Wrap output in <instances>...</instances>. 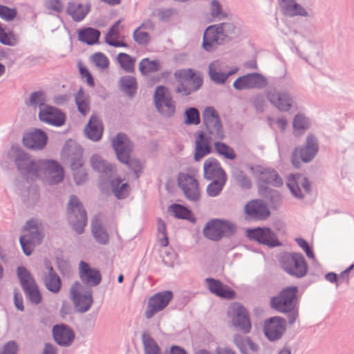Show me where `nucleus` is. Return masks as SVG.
<instances>
[{
  "mask_svg": "<svg viewBox=\"0 0 354 354\" xmlns=\"http://www.w3.org/2000/svg\"><path fill=\"white\" fill-rule=\"evenodd\" d=\"M79 277L85 286L84 288H91L98 286L102 281V275L97 268H93L84 261H81L79 263Z\"/></svg>",
  "mask_w": 354,
  "mask_h": 354,
  "instance_id": "22",
  "label": "nucleus"
},
{
  "mask_svg": "<svg viewBox=\"0 0 354 354\" xmlns=\"http://www.w3.org/2000/svg\"><path fill=\"white\" fill-rule=\"evenodd\" d=\"M209 291L218 297L231 299L234 297V292L228 287L223 286L218 280L212 278L205 279Z\"/></svg>",
  "mask_w": 354,
  "mask_h": 354,
  "instance_id": "37",
  "label": "nucleus"
},
{
  "mask_svg": "<svg viewBox=\"0 0 354 354\" xmlns=\"http://www.w3.org/2000/svg\"><path fill=\"white\" fill-rule=\"evenodd\" d=\"M111 145L118 160L131 167L130 149L128 148V138L122 133H118L112 139Z\"/></svg>",
  "mask_w": 354,
  "mask_h": 354,
  "instance_id": "25",
  "label": "nucleus"
},
{
  "mask_svg": "<svg viewBox=\"0 0 354 354\" xmlns=\"http://www.w3.org/2000/svg\"><path fill=\"white\" fill-rule=\"evenodd\" d=\"M74 180L80 185L87 180V173L84 167L73 171Z\"/></svg>",
  "mask_w": 354,
  "mask_h": 354,
  "instance_id": "63",
  "label": "nucleus"
},
{
  "mask_svg": "<svg viewBox=\"0 0 354 354\" xmlns=\"http://www.w3.org/2000/svg\"><path fill=\"white\" fill-rule=\"evenodd\" d=\"M91 231L97 243L103 245H105L108 243V234L97 219L92 220Z\"/></svg>",
  "mask_w": 354,
  "mask_h": 354,
  "instance_id": "42",
  "label": "nucleus"
},
{
  "mask_svg": "<svg viewBox=\"0 0 354 354\" xmlns=\"http://www.w3.org/2000/svg\"><path fill=\"white\" fill-rule=\"evenodd\" d=\"M280 263L283 270L292 277L302 278L307 273V263L301 254L285 253L281 256Z\"/></svg>",
  "mask_w": 354,
  "mask_h": 354,
  "instance_id": "8",
  "label": "nucleus"
},
{
  "mask_svg": "<svg viewBox=\"0 0 354 354\" xmlns=\"http://www.w3.org/2000/svg\"><path fill=\"white\" fill-rule=\"evenodd\" d=\"M93 62L96 66L101 68H106L109 65V60L108 57L102 53H95L93 57Z\"/></svg>",
  "mask_w": 354,
  "mask_h": 354,
  "instance_id": "60",
  "label": "nucleus"
},
{
  "mask_svg": "<svg viewBox=\"0 0 354 354\" xmlns=\"http://www.w3.org/2000/svg\"><path fill=\"white\" fill-rule=\"evenodd\" d=\"M70 295L76 311L80 313L87 312L93 303L92 289L84 288L80 281H75L73 284Z\"/></svg>",
  "mask_w": 354,
  "mask_h": 354,
  "instance_id": "10",
  "label": "nucleus"
},
{
  "mask_svg": "<svg viewBox=\"0 0 354 354\" xmlns=\"http://www.w3.org/2000/svg\"><path fill=\"white\" fill-rule=\"evenodd\" d=\"M44 283L46 288L53 292L58 293L62 288V281L59 275L44 276Z\"/></svg>",
  "mask_w": 354,
  "mask_h": 354,
  "instance_id": "46",
  "label": "nucleus"
},
{
  "mask_svg": "<svg viewBox=\"0 0 354 354\" xmlns=\"http://www.w3.org/2000/svg\"><path fill=\"white\" fill-rule=\"evenodd\" d=\"M266 95L270 103L280 111L288 112L295 106L294 99L288 91L271 88Z\"/></svg>",
  "mask_w": 354,
  "mask_h": 354,
  "instance_id": "13",
  "label": "nucleus"
},
{
  "mask_svg": "<svg viewBox=\"0 0 354 354\" xmlns=\"http://www.w3.org/2000/svg\"><path fill=\"white\" fill-rule=\"evenodd\" d=\"M268 84L267 80L261 74L248 73L238 77L233 83L235 89L262 88Z\"/></svg>",
  "mask_w": 354,
  "mask_h": 354,
  "instance_id": "21",
  "label": "nucleus"
},
{
  "mask_svg": "<svg viewBox=\"0 0 354 354\" xmlns=\"http://www.w3.org/2000/svg\"><path fill=\"white\" fill-rule=\"evenodd\" d=\"M286 321L281 317H272L266 319L263 324V332L266 337L272 342L282 337L286 332Z\"/></svg>",
  "mask_w": 354,
  "mask_h": 354,
  "instance_id": "20",
  "label": "nucleus"
},
{
  "mask_svg": "<svg viewBox=\"0 0 354 354\" xmlns=\"http://www.w3.org/2000/svg\"><path fill=\"white\" fill-rule=\"evenodd\" d=\"M153 29V25L150 21L141 24L134 30V41L139 44H147L150 40L148 31H151Z\"/></svg>",
  "mask_w": 354,
  "mask_h": 354,
  "instance_id": "40",
  "label": "nucleus"
},
{
  "mask_svg": "<svg viewBox=\"0 0 354 354\" xmlns=\"http://www.w3.org/2000/svg\"><path fill=\"white\" fill-rule=\"evenodd\" d=\"M310 122L304 114L299 113L296 114L292 120V127L295 131H304L309 129Z\"/></svg>",
  "mask_w": 354,
  "mask_h": 354,
  "instance_id": "48",
  "label": "nucleus"
},
{
  "mask_svg": "<svg viewBox=\"0 0 354 354\" xmlns=\"http://www.w3.org/2000/svg\"><path fill=\"white\" fill-rule=\"evenodd\" d=\"M185 124H198L200 123L199 113L196 108H189L185 111Z\"/></svg>",
  "mask_w": 354,
  "mask_h": 354,
  "instance_id": "58",
  "label": "nucleus"
},
{
  "mask_svg": "<svg viewBox=\"0 0 354 354\" xmlns=\"http://www.w3.org/2000/svg\"><path fill=\"white\" fill-rule=\"evenodd\" d=\"M173 297L170 290H165L156 293L151 296L147 303L145 316L147 319L151 318L156 313L162 310Z\"/></svg>",
  "mask_w": 354,
  "mask_h": 354,
  "instance_id": "19",
  "label": "nucleus"
},
{
  "mask_svg": "<svg viewBox=\"0 0 354 354\" xmlns=\"http://www.w3.org/2000/svg\"><path fill=\"white\" fill-rule=\"evenodd\" d=\"M177 254L171 249H167L165 252V255L162 256V261L169 267H173L177 263Z\"/></svg>",
  "mask_w": 354,
  "mask_h": 354,
  "instance_id": "61",
  "label": "nucleus"
},
{
  "mask_svg": "<svg viewBox=\"0 0 354 354\" xmlns=\"http://www.w3.org/2000/svg\"><path fill=\"white\" fill-rule=\"evenodd\" d=\"M236 231V225L228 221L214 219L208 222L203 229L205 237L212 241L219 240L223 235H230Z\"/></svg>",
  "mask_w": 354,
  "mask_h": 354,
  "instance_id": "11",
  "label": "nucleus"
},
{
  "mask_svg": "<svg viewBox=\"0 0 354 354\" xmlns=\"http://www.w3.org/2000/svg\"><path fill=\"white\" fill-rule=\"evenodd\" d=\"M262 180L274 187H280L283 185L282 178L275 170L271 169H266L262 172Z\"/></svg>",
  "mask_w": 354,
  "mask_h": 354,
  "instance_id": "47",
  "label": "nucleus"
},
{
  "mask_svg": "<svg viewBox=\"0 0 354 354\" xmlns=\"http://www.w3.org/2000/svg\"><path fill=\"white\" fill-rule=\"evenodd\" d=\"M43 236L39 230L28 232L19 238V243L23 252L26 256H30L36 245L41 244Z\"/></svg>",
  "mask_w": 354,
  "mask_h": 354,
  "instance_id": "31",
  "label": "nucleus"
},
{
  "mask_svg": "<svg viewBox=\"0 0 354 354\" xmlns=\"http://www.w3.org/2000/svg\"><path fill=\"white\" fill-rule=\"evenodd\" d=\"M279 6L284 15L292 17L296 16L308 17L310 12L296 0H278Z\"/></svg>",
  "mask_w": 354,
  "mask_h": 354,
  "instance_id": "32",
  "label": "nucleus"
},
{
  "mask_svg": "<svg viewBox=\"0 0 354 354\" xmlns=\"http://www.w3.org/2000/svg\"><path fill=\"white\" fill-rule=\"evenodd\" d=\"M91 11V5H83L81 3L74 1L68 2L66 8V13L71 17L75 22L82 21Z\"/></svg>",
  "mask_w": 354,
  "mask_h": 354,
  "instance_id": "36",
  "label": "nucleus"
},
{
  "mask_svg": "<svg viewBox=\"0 0 354 354\" xmlns=\"http://www.w3.org/2000/svg\"><path fill=\"white\" fill-rule=\"evenodd\" d=\"M17 15L16 8H11L4 5H0V18L10 21H12Z\"/></svg>",
  "mask_w": 354,
  "mask_h": 354,
  "instance_id": "57",
  "label": "nucleus"
},
{
  "mask_svg": "<svg viewBox=\"0 0 354 354\" xmlns=\"http://www.w3.org/2000/svg\"><path fill=\"white\" fill-rule=\"evenodd\" d=\"M174 77L178 83L176 91L183 95H188L198 90L203 84L201 77L191 68L178 70L175 72Z\"/></svg>",
  "mask_w": 354,
  "mask_h": 354,
  "instance_id": "6",
  "label": "nucleus"
},
{
  "mask_svg": "<svg viewBox=\"0 0 354 354\" xmlns=\"http://www.w3.org/2000/svg\"><path fill=\"white\" fill-rule=\"evenodd\" d=\"M84 134L89 140L97 142L102 137L103 124L102 120L95 114L91 115L84 128Z\"/></svg>",
  "mask_w": 354,
  "mask_h": 354,
  "instance_id": "35",
  "label": "nucleus"
},
{
  "mask_svg": "<svg viewBox=\"0 0 354 354\" xmlns=\"http://www.w3.org/2000/svg\"><path fill=\"white\" fill-rule=\"evenodd\" d=\"M77 34L80 41L92 46L99 43L101 32L98 29L86 27L80 29Z\"/></svg>",
  "mask_w": 354,
  "mask_h": 354,
  "instance_id": "38",
  "label": "nucleus"
},
{
  "mask_svg": "<svg viewBox=\"0 0 354 354\" xmlns=\"http://www.w3.org/2000/svg\"><path fill=\"white\" fill-rule=\"evenodd\" d=\"M219 140H214V149L216 153L226 159L230 160H234L236 156L233 148Z\"/></svg>",
  "mask_w": 354,
  "mask_h": 354,
  "instance_id": "45",
  "label": "nucleus"
},
{
  "mask_svg": "<svg viewBox=\"0 0 354 354\" xmlns=\"http://www.w3.org/2000/svg\"><path fill=\"white\" fill-rule=\"evenodd\" d=\"M203 118L208 136L205 137L200 133L196 140L194 159L200 160L211 152L210 144L216 140H223L225 137L221 123L213 107H207L203 113Z\"/></svg>",
  "mask_w": 354,
  "mask_h": 354,
  "instance_id": "1",
  "label": "nucleus"
},
{
  "mask_svg": "<svg viewBox=\"0 0 354 354\" xmlns=\"http://www.w3.org/2000/svg\"><path fill=\"white\" fill-rule=\"evenodd\" d=\"M178 185L185 196L191 201H197L201 197V191L197 180L187 173H180L177 178Z\"/></svg>",
  "mask_w": 354,
  "mask_h": 354,
  "instance_id": "17",
  "label": "nucleus"
},
{
  "mask_svg": "<svg viewBox=\"0 0 354 354\" xmlns=\"http://www.w3.org/2000/svg\"><path fill=\"white\" fill-rule=\"evenodd\" d=\"M247 235L250 239L257 241L269 247H274L280 245L275 234L267 227H258L248 230Z\"/></svg>",
  "mask_w": 354,
  "mask_h": 354,
  "instance_id": "28",
  "label": "nucleus"
},
{
  "mask_svg": "<svg viewBox=\"0 0 354 354\" xmlns=\"http://www.w3.org/2000/svg\"><path fill=\"white\" fill-rule=\"evenodd\" d=\"M120 91L129 97H133V75H124L120 78Z\"/></svg>",
  "mask_w": 354,
  "mask_h": 354,
  "instance_id": "50",
  "label": "nucleus"
},
{
  "mask_svg": "<svg viewBox=\"0 0 354 354\" xmlns=\"http://www.w3.org/2000/svg\"><path fill=\"white\" fill-rule=\"evenodd\" d=\"M153 102L157 111L164 118H171L176 113V102L169 89L164 86L156 87Z\"/></svg>",
  "mask_w": 354,
  "mask_h": 354,
  "instance_id": "9",
  "label": "nucleus"
},
{
  "mask_svg": "<svg viewBox=\"0 0 354 354\" xmlns=\"http://www.w3.org/2000/svg\"><path fill=\"white\" fill-rule=\"evenodd\" d=\"M110 185L112 192L118 199H123L129 194V184L122 183V180L120 178L111 179L107 183Z\"/></svg>",
  "mask_w": 354,
  "mask_h": 354,
  "instance_id": "39",
  "label": "nucleus"
},
{
  "mask_svg": "<svg viewBox=\"0 0 354 354\" xmlns=\"http://www.w3.org/2000/svg\"><path fill=\"white\" fill-rule=\"evenodd\" d=\"M17 275L26 299L32 305L41 303L42 295L30 271L26 267L20 266L17 268Z\"/></svg>",
  "mask_w": 354,
  "mask_h": 354,
  "instance_id": "5",
  "label": "nucleus"
},
{
  "mask_svg": "<svg viewBox=\"0 0 354 354\" xmlns=\"http://www.w3.org/2000/svg\"><path fill=\"white\" fill-rule=\"evenodd\" d=\"M268 120L271 128L274 129V125H277L281 131H284L288 126V121L285 116H280L277 118H268Z\"/></svg>",
  "mask_w": 354,
  "mask_h": 354,
  "instance_id": "59",
  "label": "nucleus"
},
{
  "mask_svg": "<svg viewBox=\"0 0 354 354\" xmlns=\"http://www.w3.org/2000/svg\"><path fill=\"white\" fill-rule=\"evenodd\" d=\"M169 212L178 218L188 219L191 216V212L187 208L178 204L169 206Z\"/></svg>",
  "mask_w": 354,
  "mask_h": 354,
  "instance_id": "52",
  "label": "nucleus"
},
{
  "mask_svg": "<svg viewBox=\"0 0 354 354\" xmlns=\"http://www.w3.org/2000/svg\"><path fill=\"white\" fill-rule=\"evenodd\" d=\"M232 316L233 325L245 333H248L251 329V323L247 310L239 304H234L229 311Z\"/></svg>",
  "mask_w": 354,
  "mask_h": 354,
  "instance_id": "24",
  "label": "nucleus"
},
{
  "mask_svg": "<svg viewBox=\"0 0 354 354\" xmlns=\"http://www.w3.org/2000/svg\"><path fill=\"white\" fill-rule=\"evenodd\" d=\"M158 224V237L160 245L162 247L167 246L169 243L168 237L167 234L166 225L161 218L157 219Z\"/></svg>",
  "mask_w": 354,
  "mask_h": 354,
  "instance_id": "56",
  "label": "nucleus"
},
{
  "mask_svg": "<svg viewBox=\"0 0 354 354\" xmlns=\"http://www.w3.org/2000/svg\"><path fill=\"white\" fill-rule=\"evenodd\" d=\"M75 102L78 111L84 116L86 115L90 111L89 96L84 93L82 87H80L77 93L75 94Z\"/></svg>",
  "mask_w": 354,
  "mask_h": 354,
  "instance_id": "41",
  "label": "nucleus"
},
{
  "mask_svg": "<svg viewBox=\"0 0 354 354\" xmlns=\"http://www.w3.org/2000/svg\"><path fill=\"white\" fill-rule=\"evenodd\" d=\"M118 61L122 68L128 73H133V57L124 53L118 55Z\"/></svg>",
  "mask_w": 354,
  "mask_h": 354,
  "instance_id": "55",
  "label": "nucleus"
},
{
  "mask_svg": "<svg viewBox=\"0 0 354 354\" xmlns=\"http://www.w3.org/2000/svg\"><path fill=\"white\" fill-rule=\"evenodd\" d=\"M39 164V171L44 169L50 175H51V183L58 184L61 183L64 178V171L63 167L55 160H38Z\"/></svg>",
  "mask_w": 354,
  "mask_h": 354,
  "instance_id": "30",
  "label": "nucleus"
},
{
  "mask_svg": "<svg viewBox=\"0 0 354 354\" xmlns=\"http://www.w3.org/2000/svg\"><path fill=\"white\" fill-rule=\"evenodd\" d=\"M235 26L231 22H223L208 26L203 35V46L212 51L217 45L228 41L235 34Z\"/></svg>",
  "mask_w": 354,
  "mask_h": 354,
  "instance_id": "3",
  "label": "nucleus"
},
{
  "mask_svg": "<svg viewBox=\"0 0 354 354\" xmlns=\"http://www.w3.org/2000/svg\"><path fill=\"white\" fill-rule=\"evenodd\" d=\"M48 141V136L45 131L35 129L33 131L25 133L22 142L25 147L34 150L44 149Z\"/></svg>",
  "mask_w": 354,
  "mask_h": 354,
  "instance_id": "29",
  "label": "nucleus"
},
{
  "mask_svg": "<svg viewBox=\"0 0 354 354\" xmlns=\"http://www.w3.org/2000/svg\"><path fill=\"white\" fill-rule=\"evenodd\" d=\"M91 164L93 170L100 173L99 187L104 189L110 180L113 179L115 172V167L107 161H105L97 155L92 156Z\"/></svg>",
  "mask_w": 354,
  "mask_h": 354,
  "instance_id": "16",
  "label": "nucleus"
},
{
  "mask_svg": "<svg viewBox=\"0 0 354 354\" xmlns=\"http://www.w3.org/2000/svg\"><path fill=\"white\" fill-rule=\"evenodd\" d=\"M156 15L161 21L168 22L178 17V12L174 8L159 9Z\"/></svg>",
  "mask_w": 354,
  "mask_h": 354,
  "instance_id": "54",
  "label": "nucleus"
},
{
  "mask_svg": "<svg viewBox=\"0 0 354 354\" xmlns=\"http://www.w3.org/2000/svg\"><path fill=\"white\" fill-rule=\"evenodd\" d=\"M142 343L145 354H160V347L149 334L142 335Z\"/></svg>",
  "mask_w": 354,
  "mask_h": 354,
  "instance_id": "49",
  "label": "nucleus"
},
{
  "mask_svg": "<svg viewBox=\"0 0 354 354\" xmlns=\"http://www.w3.org/2000/svg\"><path fill=\"white\" fill-rule=\"evenodd\" d=\"M286 185L292 195L299 199L304 198L310 192V183L302 174H290Z\"/></svg>",
  "mask_w": 354,
  "mask_h": 354,
  "instance_id": "18",
  "label": "nucleus"
},
{
  "mask_svg": "<svg viewBox=\"0 0 354 354\" xmlns=\"http://www.w3.org/2000/svg\"><path fill=\"white\" fill-rule=\"evenodd\" d=\"M319 151L317 138L313 134L307 136L306 143L303 147H296L292 155L291 162L296 168H299L301 161L310 162L315 157Z\"/></svg>",
  "mask_w": 354,
  "mask_h": 354,
  "instance_id": "7",
  "label": "nucleus"
},
{
  "mask_svg": "<svg viewBox=\"0 0 354 354\" xmlns=\"http://www.w3.org/2000/svg\"><path fill=\"white\" fill-rule=\"evenodd\" d=\"M52 334L54 341L60 346L68 347L75 338L74 330L66 324H55L53 326Z\"/></svg>",
  "mask_w": 354,
  "mask_h": 354,
  "instance_id": "27",
  "label": "nucleus"
},
{
  "mask_svg": "<svg viewBox=\"0 0 354 354\" xmlns=\"http://www.w3.org/2000/svg\"><path fill=\"white\" fill-rule=\"evenodd\" d=\"M204 177L207 180L227 179V175L219 162L213 158L207 159L203 165Z\"/></svg>",
  "mask_w": 354,
  "mask_h": 354,
  "instance_id": "34",
  "label": "nucleus"
},
{
  "mask_svg": "<svg viewBox=\"0 0 354 354\" xmlns=\"http://www.w3.org/2000/svg\"><path fill=\"white\" fill-rule=\"evenodd\" d=\"M246 216L254 220H266L270 215L267 204L260 199L252 200L247 203L244 207Z\"/></svg>",
  "mask_w": 354,
  "mask_h": 354,
  "instance_id": "26",
  "label": "nucleus"
},
{
  "mask_svg": "<svg viewBox=\"0 0 354 354\" xmlns=\"http://www.w3.org/2000/svg\"><path fill=\"white\" fill-rule=\"evenodd\" d=\"M19 172L24 177L39 176V164L38 161L30 159V155L21 149H17L14 159Z\"/></svg>",
  "mask_w": 354,
  "mask_h": 354,
  "instance_id": "12",
  "label": "nucleus"
},
{
  "mask_svg": "<svg viewBox=\"0 0 354 354\" xmlns=\"http://www.w3.org/2000/svg\"><path fill=\"white\" fill-rule=\"evenodd\" d=\"M67 220L78 234L84 232L88 221L87 213L82 203L75 195L70 196L67 205Z\"/></svg>",
  "mask_w": 354,
  "mask_h": 354,
  "instance_id": "4",
  "label": "nucleus"
},
{
  "mask_svg": "<svg viewBox=\"0 0 354 354\" xmlns=\"http://www.w3.org/2000/svg\"><path fill=\"white\" fill-rule=\"evenodd\" d=\"M46 93L44 91L40 90L32 92L30 94L29 100L28 101H26V104L28 106H30L32 108L39 107L40 109H43L46 105Z\"/></svg>",
  "mask_w": 354,
  "mask_h": 354,
  "instance_id": "44",
  "label": "nucleus"
},
{
  "mask_svg": "<svg viewBox=\"0 0 354 354\" xmlns=\"http://www.w3.org/2000/svg\"><path fill=\"white\" fill-rule=\"evenodd\" d=\"M238 71L239 68L236 66L230 67L223 61L215 60L209 64L208 74L212 81L223 84L230 76L236 73Z\"/></svg>",
  "mask_w": 354,
  "mask_h": 354,
  "instance_id": "14",
  "label": "nucleus"
},
{
  "mask_svg": "<svg viewBox=\"0 0 354 354\" xmlns=\"http://www.w3.org/2000/svg\"><path fill=\"white\" fill-rule=\"evenodd\" d=\"M121 21H116L109 28L108 32L105 36V41L107 39L108 41H113L114 39L112 37H115L116 38L118 37L120 32V24Z\"/></svg>",
  "mask_w": 354,
  "mask_h": 354,
  "instance_id": "64",
  "label": "nucleus"
},
{
  "mask_svg": "<svg viewBox=\"0 0 354 354\" xmlns=\"http://www.w3.org/2000/svg\"><path fill=\"white\" fill-rule=\"evenodd\" d=\"M38 117L41 122L55 127H61L66 122L64 112L50 105H46L43 109H40Z\"/></svg>",
  "mask_w": 354,
  "mask_h": 354,
  "instance_id": "23",
  "label": "nucleus"
},
{
  "mask_svg": "<svg viewBox=\"0 0 354 354\" xmlns=\"http://www.w3.org/2000/svg\"><path fill=\"white\" fill-rule=\"evenodd\" d=\"M298 288L289 286L283 289L279 294L270 300L271 307L279 313L287 315L288 322L292 325L299 317V308L296 299Z\"/></svg>",
  "mask_w": 354,
  "mask_h": 354,
  "instance_id": "2",
  "label": "nucleus"
},
{
  "mask_svg": "<svg viewBox=\"0 0 354 354\" xmlns=\"http://www.w3.org/2000/svg\"><path fill=\"white\" fill-rule=\"evenodd\" d=\"M209 11L210 16L215 20L221 21L227 18V12L223 8L218 0H212L209 2Z\"/></svg>",
  "mask_w": 354,
  "mask_h": 354,
  "instance_id": "43",
  "label": "nucleus"
},
{
  "mask_svg": "<svg viewBox=\"0 0 354 354\" xmlns=\"http://www.w3.org/2000/svg\"><path fill=\"white\" fill-rule=\"evenodd\" d=\"M79 72L82 78H86V82L89 86H94L95 82L92 74L90 73L88 69L84 66L80 62L78 63Z\"/></svg>",
  "mask_w": 354,
  "mask_h": 354,
  "instance_id": "62",
  "label": "nucleus"
},
{
  "mask_svg": "<svg viewBox=\"0 0 354 354\" xmlns=\"http://www.w3.org/2000/svg\"><path fill=\"white\" fill-rule=\"evenodd\" d=\"M73 149H75V154L71 158V168L72 171L84 167L83 149L80 146L73 142L71 140H68L64 144L62 152L69 156L73 153Z\"/></svg>",
  "mask_w": 354,
  "mask_h": 354,
  "instance_id": "33",
  "label": "nucleus"
},
{
  "mask_svg": "<svg viewBox=\"0 0 354 354\" xmlns=\"http://www.w3.org/2000/svg\"><path fill=\"white\" fill-rule=\"evenodd\" d=\"M227 179L212 180L207 187V194L209 196H217L222 191Z\"/></svg>",
  "mask_w": 354,
  "mask_h": 354,
  "instance_id": "51",
  "label": "nucleus"
},
{
  "mask_svg": "<svg viewBox=\"0 0 354 354\" xmlns=\"http://www.w3.org/2000/svg\"><path fill=\"white\" fill-rule=\"evenodd\" d=\"M139 68L142 74L156 72L159 69V62L156 60L150 61L145 58L140 62Z\"/></svg>",
  "mask_w": 354,
  "mask_h": 354,
  "instance_id": "53",
  "label": "nucleus"
},
{
  "mask_svg": "<svg viewBox=\"0 0 354 354\" xmlns=\"http://www.w3.org/2000/svg\"><path fill=\"white\" fill-rule=\"evenodd\" d=\"M91 164L93 170L100 173L99 187L104 189L110 180L113 179L115 172V167L107 161H105L97 155L92 156Z\"/></svg>",
  "mask_w": 354,
  "mask_h": 354,
  "instance_id": "15",
  "label": "nucleus"
}]
</instances>
